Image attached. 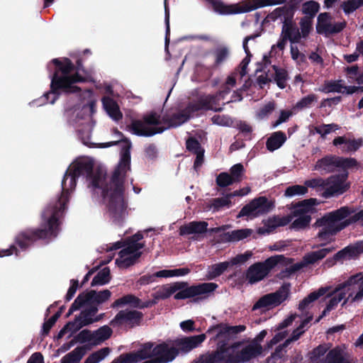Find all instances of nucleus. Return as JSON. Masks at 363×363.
Listing matches in <instances>:
<instances>
[{"label": "nucleus", "instance_id": "1", "mask_svg": "<svg viewBox=\"0 0 363 363\" xmlns=\"http://www.w3.org/2000/svg\"><path fill=\"white\" fill-rule=\"evenodd\" d=\"M130 154L128 150H125L121 156L118 165L114 169L111 177L107 182L106 173L97 168L94 170V162L89 158L76 160L71 168H69L62 181V193L57 200L53 201L61 209L67 208L69 200V191L74 189L77 179L84 176L89 180V187L92 190H101L104 199L108 198V215L111 222L121 226L128 216V201L124 197L125 177L130 169Z\"/></svg>", "mask_w": 363, "mask_h": 363}, {"label": "nucleus", "instance_id": "2", "mask_svg": "<svg viewBox=\"0 0 363 363\" xmlns=\"http://www.w3.org/2000/svg\"><path fill=\"white\" fill-rule=\"evenodd\" d=\"M51 62L55 66V69L51 77L50 91L44 95L47 101L53 104L59 98L60 90L67 94L80 93L81 88L74 84L85 82L86 79L78 72L71 74L75 69L71 60L67 57L55 58Z\"/></svg>", "mask_w": 363, "mask_h": 363}, {"label": "nucleus", "instance_id": "3", "mask_svg": "<svg viewBox=\"0 0 363 363\" xmlns=\"http://www.w3.org/2000/svg\"><path fill=\"white\" fill-rule=\"evenodd\" d=\"M65 211L53 201L42 213L44 223L40 228H26L20 231L15 238V244L25 250L35 242L48 237H56L59 231V218Z\"/></svg>", "mask_w": 363, "mask_h": 363}, {"label": "nucleus", "instance_id": "4", "mask_svg": "<svg viewBox=\"0 0 363 363\" xmlns=\"http://www.w3.org/2000/svg\"><path fill=\"white\" fill-rule=\"evenodd\" d=\"M206 339V334L167 340L160 344L148 342L151 345L150 353L155 360L159 363H168L173 361L179 352L186 353L199 347Z\"/></svg>", "mask_w": 363, "mask_h": 363}, {"label": "nucleus", "instance_id": "5", "mask_svg": "<svg viewBox=\"0 0 363 363\" xmlns=\"http://www.w3.org/2000/svg\"><path fill=\"white\" fill-rule=\"evenodd\" d=\"M187 285V282L181 281L175 282L169 287L172 294L179 290L174 295V299L181 300L194 297H197L194 301L203 299L208 297L218 287L217 284L213 282H205L191 286Z\"/></svg>", "mask_w": 363, "mask_h": 363}, {"label": "nucleus", "instance_id": "6", "mask_svg": "<svg viewBox=\"0 0 363 363\" xmlns=\"http://www.w3.org/2000/svg\"><path fill=\"white\" fill-rule=\"evenodd\" d=\"M213 10L223 15L247 13L259 8L272 5V0H245L238 4L225 5L219 0H206Z\"/></svg>", "mask_w": 363, "mask_h": 363}, {"label": "nucleus", "instance_id": "7", "mask_svg": "<svg viewBox=\"0 0 363 363\" xmlns=\"http://www.w3.org/2000/svg\"><path fill=\"white\" fill-rule=\"evenodd\" d=\"M162 118L156 113L145 116L143 120H133L130 125L131 132L138 136L150 137L157 133H162L167 128L159 126L162 124Z\"/></svg>", "mask_w": 363, "mask_h": 363}, {"label": "nucleus", "instance_id": "8", "mask_svg": "<svg viewBox=\"0 0 363 363\" xmlns=\"http://www.w3.org/2000/svg\"><path fill=\"white\" fill-rule=\"evenodd\" d=\"M345 296L342 306L347 303H359L363 300V274H357L350 277L346 282L341 284Z\"/></svg>", "mask_w": 363, "mask_h": 363}, {"label": "nucleus", "instance_id": "9", "mask_svg": "<svg viewBox=\"0 0 363 363\" xmlns=\"http://www.w3.org/2000/svg\"><path fill=\"white\" fill-rule=\"evenodd\" d=\"M189 118L200 116L203 111L221 112L223 107H218L211 94L200 96L197 100L190 102L184 109Z\"/></svg>", "mask_w": 363, "mask_h": 363}, {"label": "nucleus", "instance_id": "10", "mask_svg": "<svg viewBox=\"0 0 363 363\" xmlns=\"http://www.w3.org/2000/svg\"><path fill=\"white\" fill-rule=\"evenodd\" d=\"M144 314L136 310H121L111 321L113 327L125 326L128 328H133L141 325Z\"/></svg>", "mask_w": 363, "mask_h": 363}, {"label": "nucleus", "instance_id": "11", "mask_svg": "<svg viewBox=\"0 0 363 363\" xmlns=\"http://www.w3.org/2000/svg\"><path fill=\"white\" fill-rule=\"evenodd\" d=\"M272 206V201H269L265 196H259L244 206L238 217L247 216L252 219L267 213Z\"/></svg>", "mask_w": 363, "mask_h": 363}, {"label": "nucleus", "instance_id": "12", "mask_svg": "<svg viewBox=\"0 0 363 363\" xmlns=\"http://www.w3.org/2000/svg\"><path fill=\"white\" fill-rule=\"evenodd\" d=\"M272 269V256L268 257L264 262H259L252 264L242 275L249 284H253L262 280Z\"/></svg>", "mask_w": 363, "mask_h": 363}, {"label": "nucleus", "instance_id": "13", "mask_svg": "<svg viewBox=\"0 0 363 363\" xmlns=\"http://www.w3.org/2000/svg\"><path fill=\"white\" fill-rule=\"evenodd\" d=\"M347 173L332 176L326 179L325 191H323L324 197H330L337 194H342L350 187V183L347 181Z\"/></svg>", "mask_w": 363, "mask_h": 363}, {"label": "nucleus", "instance_id": "14", "mask_svg": "<svg viewBox=\"0 0 363 363\" xmlns=\"http://www.w3.org/2000/svg\"><path fill=\"white\" fill-rule=\"evenodd\" d=\"M246 327L243 325L230 326L226 323H219L210 327L207 333H211L213 331L218 330L214 339L218 341H225L228 343L229 340L233 339L236 335L245 331Z\"/></svg>", "mask_w": 363, "mask_h": 363}, {"label": "nucleus", "instance_id": "15", "mask_svg": "<svg viewBox=\"0 0 363 363\" xmlns=\"http://www.w3.org/2000/svg\"><path fill=\"white\" fill-rule=\"evenodd\" d=\"M112 293L108 289L97 291L86 290L78 295L84 306H99L110 299Z\"/></svg>", "mask_w": 363, "mask_h": 363}, {"label": "nucleus", "instance_id": "16", "mask_svg": "<svg viewBox=\"0 0 363 363\" xmlns=\"http://www.w3.org/2000/svg\"><path fill=\"white\" fill-rule=\"evenodd\" d=\"M151 345L148 342L140 345L136 352L121 354L118 358L113 359L111 363H138L142 360L151 358Z\"/></svg>", "mask_w": 363, "mask_h": 363}, {"label": "nucleus", "instance_id": "17", "mask_svg": "<svg viewBox=\"0 0 363 363\" xmlns=\"http://www.w3.org/2000/svg\"><path fill=\"white\" fill-rule=\"evenodd\" d=\"M98 311L99 308L94 306H87L82 310L79 315H76L74 320L72 321L75 326L74 330H79L84 326L99 321L102 318L103 314L96 316Z\"/></svg>", "mask_w": 363, "mask_h": 363}, {"label": "nucleus", "instance_id": "18", "mask_svg": "<svg viewBox=\"0 0 363 363\" xmlns=\"http://www.w3.org/2000/svg\"><path fill=\"white\" fill-rule=\"evenodd\" d=\"M345 26V22L333 23L328 13H320L318 17L316 30L319 33L332 34L341 31Z\"/></svg>", "mask_w": 363, "mask_h": 363}, {"label": "nucleus", "instance_id": "19", "mask_svg": "<svg viewBox=\"0 0 363 363\" xmlns=\"http://www.w3.org/2000/svg\"><path fill=\"white\" fill-rule=\"evenodd\" d=\"M242 345V342H235L232 345H228L225 341H218L217 350H220V347L223 348L224 352L222 354L223 359L221 362L224 363H240L239 350L238 349Z\"/></svg>", "mask_w": 363, "mask_h": 363}, {"label": "nucleus", "instance_id": "20", "mask_svg": "<svg viewBox=\"0 0 363 363\" xmlns=\"http://www.w3.org/2000/svg\"><path fill=\"white\" fill-rule=\"evenodd\" d=\"M335 248L334 247H325L322 248L318 251L312 252L308 253L304 257L303 262L295 264L296 268L292 269V267H286V276H288L291 271L299 269L307 264H314L317 261L322 259L324 258L328 253L332 252Z\"/></svg>", "mask_w": 363, "mask_h": 363}, {"label": "nucleus", "instance_id": "21", "mask_svg": "<svg viewBox=\"0 0 363 363\" xmlns=\"http://www.w3.org/2000/svg\"><path fill=\"white\" fill-rule=\"evenodd\" d=\"M363 252V244L358 243L354 246H349L338 252L332 259L326 261L329 266L335 264L337 261L353 259Z\"/></svg>", "mask_w": 363, "mask_h": 363}, {"label": "nucleus", "instance_id": "22", "mask_svg": "<svg viewBox=\"0 0 363 363\" xmlns=\"http://www.w3.org/2000/svg\"><path fill=\"white\" fill-rule=\"evenodd\" d=\"M323 363H354L345 345L338 346L328 354Z\"/></svg>", "mask_w": 363, "mask_h": 363}, {"label": "nucleus", "instance_id": "23", "mask_svg": "<svg viewBox=\"0 0 363 363\" xmlns=\"http://www.w3.org/2000/svg\"><path fill=\"white\" fill-rule=\"evenodd\" d=\"M272 53V47L271 48L268 55H264L262 61L257 62V68L255 73L264 72L259 75L257 78V83L260 88H264V85L271 82V79L269 78L267 72L265 71L267 66L271 64V60Z\"/></svg>", "mask_w": 363, "mask_h": 363}, {"label": "nucleus", "instance_id": "24", "mask_svg": "<svg viewBox=\"0 0 363 363\" xmlns=\"http://www.w3.org/2000/svg\"><path fill=\"white\" fill-rule=\"evenodd\" d=\"M333 144L338 147L342 152H350L357 151L362 145V140L339 136L333 140Z\"/></svg>", "mask_w": 363, "mask_h": 363}, {"label": "nucleus", "instance_id": "25", "mask_svg": "<svg viewBox=\"0 0 363 363\" xmlns=\"http://www.w3.org/2000/svg\"><path fill=\"white\" fill-rule=\"evenodd\" d=\"M262 345L256 342H252L239 352L240 363H245L262 353Z\"/></svg>", "mask_w": 363, "mask_h": 363}, {"label": "nucleus", "instance_id": "26", "mask_svg": "<svg viewBox=\"0 0 363 363\" xmlns=\"http://www.w3.org/2000/svg\"><path fill=\"white\" fill-rule=\"evenodd\" d=\"M208 223L206 221H191L180 226L179 233L181 236L191 234H203L208 230Z\"/></svg>", "mask_w": 363, "mask_h": 363}, {"label": "nucleus", "instance_id": "27", "mask_svg": "<svg viewBox=\"0 0 363 363\" xmlns=\"http://www.w3.org/2000/svg\"><path fill=\"white\" fill-rule=\"evenodd\" d=\"M358 89L357 86H343L341 81H330L326 82L324 86L320 89V91L325 93L337 92L352 94L357 92Z\"/></svg>", "mask_w": 363, "mask_h": 363}, {"label": "nucleus", "instance_id": "28", "mask_svg": "<svg viewBox=\"0 0 363 363\" xmlns=\"http://www.w3.org/2000/svg\"><path fill=\"white\" fill-rule=\"evenodd\" d=\"M101 101L104 108L113 120L118 121L123 118L119 106L113 99L110 96H104Z\"/></svg>", "mask_w": 363, "mask_h": 363}, {"label": "nucleus", "instance_id": "29", "mask_svg": "<svg viewBox=\"0 0 363 363\" xmlns=\"http://www.w3.org/2000/svg\"><path fill=\"white\" fill-rule=\"evenodd\" d=\"M337 167V157L327 156L319 160L314 169L321 173H328L334 171Z\"/></svg>", "mask_w": 363, "mask_h": 363}, {"label": "nucleus", "instance_id": "30", "mask_svg": "<svg viewBox=\"0 0 363 363\" xmlns=\"http://www.w3.org/2000/svg\"><path fill=\"white\" fill-rule=\"evenodd\" d=\"M231 199L232 197L229 196V194L223 197L211 199L206 203L205 208L206 211L212 210L213 212H217L224 207L230 208L232 204Z\"/></svg>", "mask_w": 363, "mask_h": 363}, {"label": "nucleus", "instance_id": "31", "mask_svg": "<svg viewBox=\"0 0 363 363\" xmlns=\"http://www.w3.org/2000/svg\"><path fill=\"white\" fill-rule=\"evenodd\" d=\"M189 119V115L185 110L182 113H174L172 116H163L162 122L166 126L164 128H176L186 122Z\"/></svg>", "mask_w": 363, "mask_h": 363}, {"label": "nucleus", "instance_id": "32", "mask_svg": "<svg viewBox=\"0 0 363 363\" xmlns=\"http://www.w3.org/2000/svg\"><path fill=\"white\" fill-rule=\"evenodd\" d=\"M140 303V299L132 294H128L114 301L111 307L112 308H121L125 306H129L134 308H138Z\"/></svg>", "mask_w": 363, "mask_h": 363}, {"label": "nucleus", "instance_id": "33", "mask_svg": "<svg viewBox=\"0 0 363 363\" xmlns=\"http://www.w3.org/2000/svg\"><path fill=\"white\" fill-rule=\"evenodd\" d=\"M290 266L292 267V269L296 268V265L291 264V263L282 255H274V272H279V274H277V276H280L281 278L288 277L295 271H291L290 274L286 276V267Z\"/></svg>", "mask_w": 363, "mask_h": 363}, {"label": "nucleus", "instance_id": "34", "mask_svg": "<svg viewBox=\"0 0 363 363\" xmlns=\"http://www.w3.org/2000/svg\"><path fill=\"white\" fill-rule=\"evenodd\" d=\"M113 330L108 325L100 327L96 330L92 331V346L101 345L111 337Z\"/></svg>", "mask_w": 363, "mask_h": 363}, {"label": "nucleus", "instance_id": "35", "mask_svg": "<svg viewBox=\"0 0 363 363\" xmlns=\"http://www.w3.org/2000/svg\"><path fill=\"white\" fill-rule=\"evenodd\" d=\"M316 204L317 200L315 199H306L294 206L293 213L294 216L309 215L313 211Z\"/></svg>", "mask_w": 363, "mask_h": 363}, {"label": "nucleus", "instance_id": "36", "mask_svg": "<svg viewBox=\"0 0 363 363\" xmlns=\"http://www.w3.org/2000/svg\"><path fill=\"white\" fill-rule=\"evenodd\" d=\"M85 353V346L77 347L65 355L61 359V363H79Z\"/></svg>", "mask_w": 363, "mask_h": 363}, {"label": "nucleus", "instance_id": "37", "mask_svg": "<svg viewBox=\"0 0 363 363\" xmlns=\"http://www.w3.org/2000/svg\"><path fill=\"white\" fill-rule=\"evenodd\" d=\"M111 279V276L110 269L109 267H106L98 272V273L94 276L91 282V286H104L109 283Z\"/></svg>", "mask_w": 363, "mask_h": 363}, {"label": "nucleus", "instance_id": "38", "mask_svg": "<svg viewBox=\"0 0 363 363\" xmlns=\"http://www.w3.org/2000/svg\"><path fill=\"white\" fill-rule=\"evenodd\" d=\"M230 263L228 262H219L210 266L206 275L208 280H212L220 276L228 268Z\"/></svg>", "mask_w": 363, "mask_h": 363}, {"label": "nucleus", "instance_id": "39", "mask_svg": "<svg viewBox=\"0 0 363 363\" xmlns=\"http://www.w3.org/2000/svg\"><path fill=\"white\" fill-rule=\"evenodd\" d=\"M252 233V230L245 228L234 230L227 232L224 234L225 239L228 242L240 241L250 237Z\"/></svg>", "mask_w": 363, "mask_h": 363}, {"label": "nucleus", "instance_id": "40", "mask_svg": "<svg viewBox=\"0 0 363 363\" xmlns=\"http://www.w3.org/2000/svg\"><path fill=\"white\" fill-rule=\"evenodd\" d=\"M327 289L325 288H320L317 291L311 293L307 297L303 298L298 305V308L301 311H304L310 308L312 303L317 300L319 297L325 294Z\"/></svg>", "mask_w": 363, "mask_h": 363}, {"label": "nucleus", "instance_id": "41", "mask_svg": "<svg viewBox=\"0 0 363 363\" xmlns=\"http://www.w3.org/2000/svg\"><path fill=\"white\" fill-rule=\"evenodd\" d=\"M345 291H343L340 285L333 292V296L328 303L326 308L324 310L323 315H325L327 312L334 308L342 300L345 298Z\"/></svg>", "mask_w": 363, "mask_h": 363}, {"label": "nucleus", "instance_id": "42", "mask_svg": "<svg viewBox=\"0 0 363 363\" xmlns=\"http://www.w3.org/2000/svg\"><path fill=\"white\" fill-rule=\"evenodd\" d=\"M125 247L119 252L120 258L140 252L139 250L145 246L144 243H135L128 239L125 242Z\"/></svg>", "mask_w": 363, "mask_h": 363}, {"label": "nucleus", "instance_id": "43", "mask_svg": "<svg viewBox=\"0 0 363 363\" xmlns=\"http://www.w3.org/2000/svg\"><path fill=\"white\" fill-rule=\"evenodd\" d=\"M296 315L292 314L287 317L277 328V334L275 337H274V343L275 342H278L282 340L284 338L286 337L287 332L284 330V328L289 325H290L292 322L296 318Z\"/></svg>", "mask_w": 363, "mask_h": 363}, {"label": "nucleus", "instance_id": "44", "mask_svg": "<svg viewBox=\"0 0 363 363\" xmlns=\"http://www.w3.org/2000/svg\"><path fill=\"white\" fill-rule=\"evenodd\" d=\"M290 285L284 283L274 293V306H278L284 301L289 295Z\"/></svg>", "mask_w": 363, "mask_h": 363}, {"label": "nucleus", "instance_id": "45", "mask_svg": "<svg viewBox=\"0 0 363 363\" xmlns=\"http://www.w3.org/2000/svg\"><path fill=\"white\" fill-rule=\"evenodd\" d=\"M110 352L111 349L109 347H103L89 354L84 363H99L108 356Z\"/></svg>", "mask_w": 363, "mask_h": 363}, {"label": "nucleus", "instance_id": "46", "mask_svg": "<svg viewBox=\"0 0 363 363\" xmlns=\"http://www.w3.org/2000/svg\"><path fill=\"white\" fill-rule=\"evenodd\" d=\"M213 55L215 56L213 67H217L228 58L230 51L227 47L220 46L214 50Z\"/></svg>", "mask_w": 363, "mask_h": 363}, {"label": "nucleus", "instance_id": "47", "mask_svg": "<svg viewBox=\"0 0 363 363\" xmlns=\"http://www.w3.org/2000/svg\"><path fill=\"white\" fill-rule=\"evenodd\" d=\"M244 173L243 165L241 163H238L230 167L229 174L235 183H238L242 180Z\"/></svg>", "mask_w": 363, "mask_h": 363}, {"label": "nucleus", "instance_id": "48", "mask_svg": "<svg viewBox=\"0 0 363 363\" xmlns=\"http://www.w3.org/2000/svg\"><path fill=\"white\" fill-rule=\"evenodd\" d=\"M274 80L280 89H284L287 86L288 74L283 69H276Z\"/></svg>", "mask_w": 363, "mask_h": 363}, {"label": "nucleus", "instance_id": "49", "mask_svg": "<svg viewBox=\"0 0 363 363\" xmlns=\"http://www.w3.org/2000/svg\"><path fill=\"white\" fill-rule=\"evenodd\" d=\"M248 39H244L242 43V48L246 53V57L241 61L240 67L242 68V75L247 74V68L250 62L252 54L250 51L249 47L247 45Z\"/></svg>", "mask_w": 363, "mask_h": 363}, {"label": "nucleus", "instance_id": "50", "mask_svg": "<svg viewBox=\"0 0 363 363\" xmlns=\"http://www.w3.org/2000/svg\"><path fill=\"white\" fill-rule=\"evenodd\" d=\"M224 352L223 348L221 347L220 350L216 352L201 358L199 363H218L221 362L223 359L222 354Z\"/></svg>", "mask_w": 363, "mask_h": 363}, {"label": "nucleus", "instance_id": "51", "mask_svg": "<svg viewBox=\"0 0 363 363\" xmlns=\"http://www.w3.org/2000/svg\"><path fill=\"white\" fill-rule=\"evenodd\" d=\"M216 183L219 187L224 188L235 184V182L228 172H223L217 175Z\"/></svg>", "mask_w": 363, "mask_h": 363}, {"label": "nucleus", "instance_id": "52", "mask_svg": "<svg viewBox=\"0 0 363 363\" xmlns=\"http://www.w3.org/2000/svg\"><path fill=\"white\" fill-rule=\"evenodd\" d=\"M142 252H136L134 255H128L121 258V260H118V259L116 261V263L118 264L119 267H128L135 263V262L140 257Z\"/></svg>", "mask_w": 363, "mask_h": 363}, {"label": "nucleus", "instance_id": "53", "mask_svg": "<svg viewBox=\"0 0 363 363\" xmlns=\"http://www.w3.org/2000/svg\"><path fill=\"white\" fill-rule=\"evenodd\" d=\"M304 183L307 189L308 188H312L318 190H324V191H325L326 180L320 177L308 179Z\"/></svg>", "mask_w": 363, "mask_h": 363}, {"label": "nucleus", "instance_id": "54", "mask_svg": "<svg viewBox=\"0 0 363 363\" xmlns=\"http://www.w3.org/2000/svg\"><path fill=\"white\" fill-rule=\"evenodd\" d=\"M308 189L306 185H294L289 186L285 191V195L287 196H301L307 194Z\"/></svg>", "mask_w": 363, "mask_h": 363}, {"label": "nucleus", "instance_id": "55", "mask_svg": "<svg viewBox=\"0 0 363 363\" xmlns=\"http://www.w3.org/2000/svg\"><path fill=\"white\" fill-rule=\"evenodd\" d=\"M242 68L240 67V65L236 68L231 74L227 77L225 84H226V86H231L233 88L238 78L240 79H242L243 77H245L246 74L242 75Z\"/></svg>", "mask_w": 363, "mask_h": 363}, {"label": "nucleus", "instance_id": "56", "mask_svg": "<svg viewBox=\"0 0 363 363\" xmlns=\"http://www.w3.org/2000/svg\"><path fill=\"white\" fill-rule=\"evenodd\" d=\"M172 294L169 286L163 285L161 288L158 289L155 292L152 293L151 296L157 303L160 300H164L169 298Z\"/></svg>", "mask_w": 363, "mask_h": 363}, {"label": "nucleus", "instance_id": "57", "mask_svg": "<svg viewBox=\"0 0 363 363\" xmlns=\"http://www.w3.org/2000/svg\"><path fill=\"white\" fill-rule=\"evenodd\" d=\"M272 305V293L267 294V295L261 297L253 306L252 311L257 309L265 308L267 306Z\"/></svg>", "mask_w": 363, "mask_h": 363}, {"label": "nucleus", "instance_id": "58", "mask_svg": "<svg viewBox=\"0 0 363 363\" xmlns=\"http://www.w3.org/2000/svg\"><path fill=\"white\" fill-rule=\"evenodd\" d=\"M76 342L85 343L89 342L92 346V331L88 329H84L80 331L74 337Z\"/></svg>", "mask_w": 363, "mask_h": 363}, {"label": "nucleus", "instance_id": "59", "mask_svg": "<svg viewBox=\"0 0 363 363\" xmlns=\"http://www.w3.org/2000/svg\"><path fill=\"white\" fill-rule=\"evenodd\" d=\"M231 89V86H226V84L224 83L218 91L214 94H211V96L213 98V101H215L216 106L219 105L220 101L225 99V96L230 94Z\"/></svg>", "mask_w": 363, "mask_h": 363}, {"label": "nucleus", "instance_id": "60", "mask_svg": "<svg viewBox=\"0 0 363 363\" xmlns=\"http://www.w3.org/2000/svg\"><path fill=\"white\" fill-rule=\"evenodd\" d=\"M319 10V4L314 1H309L304 3L302 6V11L305 14L314 16Z\"/></svg>", "mask_w": 363, "mask_h": 363}, {"label": "nucleus", "instance_id": "61", "mask_svg": "<svg viewBox=\"0 0 363 363\" xmlns=\"http://www.w3.org/2000/svg\"><path fill=\"white\" fill-rule=\"evenodd\" d=\"M186 147L189 152H191L194 154H196L199 152L204 150L201 147V145L200 143L198 141V140L193 137H191L186 140Z\"/></svg>", "mask_w": 363, "mask_h": 363}, {"label": "nucleus", "instance_id": "62", "mask_svg": "<svg viewBox=\"0 0 363 363\" xmlns=\"http://www.w3.org/2000/svg\"><path fill=\"white\" fill-rule=\"evenodd\" d=\"M295 216L298 218L294 220L292 226L296 229L305 228L309 224L311 221V216L309 215H301Z\"/></svg>", "mask_w": 363, "mask_h": 363}, {"label": "nucleus", "instance_id": "63", "mask_svg": "<svg viewBox=\"0 0 363 363\" xmlns=\"http://www.w3.org/2000/svg\"><path fill=\"white\" fill-rule=\"evenodd\" d=\"M211 121L213 124L222 126H229L232 123L230 117L226 115H215L211 118Z\"/></svg>", "mask_w": 363, "mask_h": 363}, {"label": "nucleus", "instance_id": "64", "mask_svg": "<svg viewBox=\"0 0 363 363\" xmlns=\"http://www.w3.org/2000/svg\"><path fill=\"white\" fill-rule=\"evenodd\" d=\"M316 100L317 97L315 95L310 94L298 101L295 107L300 109L305 108L309 107L313 102L316 101Z\"/></svg>", "mask_w": 363, "mask_h": 363}]
</instances>
